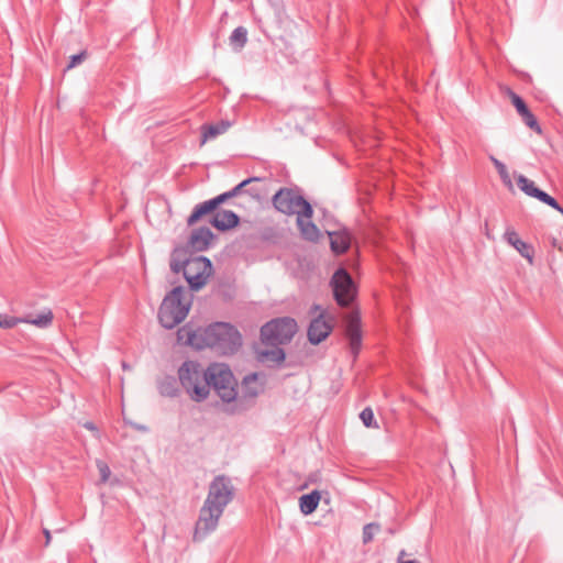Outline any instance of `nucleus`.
Segmentation results:
<instances>
[{
  "instance_id": "obj_4",
  "label": "nucleus",
  "mask_w": 563,
  "mask_h": 563,
  "mask_svg": "<svg viewBox=\"0 0 563 563\" xmlns=\"http://www.w3.org/2000/svg\"><path fill=\"white\" fill-rule=\"evenodd\" d=\"M274 208L286 216H313L311 203L305 199L301 189L298 187H283L273 196Z\"/></svg>"
},
{
  "instance_id": "obj_7",
  "label": "nucleus",
  "mask_w": 563,
  "mask_h": 563,
  "mask_svg": "<svg viewBox=\"0 0 563 563\" xmlns=\"http://www.w3.org/2000/svg\"><path fill=\"white\" fill-rule=\"evenodd\" d=\"M331 286L336 303L341 307L350 306L355 298L356 288L351 275L344 268H339L333 274Z\"/></svg>"
},
{
  "instance_id": "obj_31",
  "label": "nucleus",
  "mask_w": 563,
  "mask_h": 563,
  "mask_svg": "<svg viewBox=\"0 0 563 563\" xmlns=\"http://www.w3.org/2000/svg\"><path fill=\"white\" fill-rule=\"evenodd\" d=\"M96 464H97V467H98V471L100 474V483H102V484L107 483L111 475L110 467L108 466V464L106 462H103L101 460H98Z\"/></svg>"
},
{
  "instance_id": "obj_34",
  "label": "nucleus",
  "mask_w": 563,
  "mask_h": 563,
  "mask_svg": "<svg viewBox=\"0 0 563 563\" xmlns=\"http://www.w3.org/2000/svg\"><path fill=\"white\" fill-rule=\"evenodd\" d=\"M378 529V525L376 523H368L364 526L363 528V542L367 543L372 541L374 531Z\"/></svg>"
},
{
  "instance_id": "obj_5",
  "label": "nucleus",
  "mask_w": 563,
  "mask_h": 563,
  "mask_svg": "<svg viewBox=\"0 0 563 563\" xmlns=\"http://www.w3.org/2000/svg\"><path fill=\"white\" fill-rule=\"evenodd\" d=\"M297 332V322L290 317L276 318L261 328L263 343L276 346L291 341Z\"/></svg>"
},
{
  "instance_id": "obj_28",
  "label": "nucleus",
  "mask_w": 563,
  "mask_h": 563,
  "mask_svg": "<svg viewBox=\"0 0 563 563\" xmlns=\"http://www.w3.org/2000/svg\"><path fill=\"white\" fill-rule=\"evenodd\" d=\"M191 261V258H185V260H178L175 254L173 255L172 260H170V269L178 274L180 272H185L187 267H189V262Z\"/></svg>"
},
{
  "instance_id": "obj_38",
  "label": "nucleus",
  "mask_w": 563,
  "mask_h": 563,
  "mask_svg": "<svg viewBox=\"0 0 563 563\" xmlns=\"http://www.w3.org/2000/svg\"><path fill=\"white\" fill-rule=\"evenodd\" d=\"M547 205L563 214V208L560 206V203L553 197H551L550 201H548Z\"/></svg>"
},
{
  "instance_id": "obj_41",
  "label": "nucleus",
  "mask_w": 563,
  "mask_h": 563,
  "mask_svg": "<svg viewBox=\"0 0 563 563\" xmlns=\"http://www.w3.org/2000/svg\"><path fill=\"white\" fill-rule=\"evenodd\" d=\"M84 427H85L86 429H88V430H92V431H96V430H97V429H96V427H95V424H93L92 422H86V423L84 424Z\"/></svg>"
},
{
  "instance_id": "obj_11",
  "label": "nucleus",
  "mask_w": 563,
  "mask_h": 563,
  "mask_svg": "<svg viewBox=\"0 0 563 563\" xmlns=\"http://www.w3.org/2000/svg\"><path fill=\"white\" fill-rule=\"evenodd\" d=\"M210 224L220 232H225L240 224V217L232 210H216Z\"/></svg>"
},
{
  "instance_id": "obj_37",
  "label": "nucleus",
  "mask_w": 563,
  "mask_h": 563,
  "mask_svg": "<svg viewBox=\"0 0 563 563\" xmlns=\"http://www.w3.org/2000/svg\"><path fill=\"white\" fill-rule=\"evenodd\" d=\"M551 197L548 192L539 189L534 198L547 205Z\"/></svg>"
},
{
  "instance_id": "obj_45",
  "label": "nucleus",
  "mask_w": 563,
  "mask_h": 563,
  "mask_svg": "<svg viewBox=\"0 0 563 563\" xmlns=\"http://www.w3.org/2000/svg\"><path fill=\"white\" fill-rule=\"evenodd\" d=\"M400 563H419L417 560L400 561Z\"/></svg>"
},
{
  "instance_id": "obj_15",
  "label": "nucleus",
  "mask_w": 563,
  "mask_h": 563,
  "mask_svg": "<svg viewBox=\"0 0 563 563\" xmlns=\"http://www.w3.org/2000/svg\"><path fill=\"white\" fill-rule=\"evenodd\" d=\"M312 217L313 216L298 214L296 218V223L303 240L317 242L320 238V230L311 221Z\"/></svg>"
},
{
  "instance_id": "obj_1",
  "label": "nucleus",
  "mask_w": 563,
  "mask_h": 563,
  "mask_svg": "<svg viewBox=\"0 0 563 563\" xmlns=\"http://www.w3.org/2000/svg\"><path fill=\"white\" fill-rule=\"evenodd\" d=\"M178 380L197 402L208 398L210 388L228 404L235 401L238 396V382L224 364L212 363L205 368L199 362L187 360L178 368Z\"/></svg>"
},
{
  "instance_id": "obj_10",
  "label": "nucleus",
  "mask_w": 563,
  "mask_h": 563,
  "mask_svg": "<svg viewBox=\"0 0 563 563\" xmlns=\"http://www.w3.org/2000/svg\"><path fill=\"white\" fill-rule=\"evenodd\" d=\"M332 331V324L324 319L323 313L314 317L308 328V340L311 344H319L328 338Z\"/></svg>"
},
{
  "instance_id": "obj_35",
  "label": "nucleus",
  "mask_w": 563,
  "mask_h": 563,
  "mask_svg": "<svg viewBox=\"0 0 563 563\" xmlns=\"http://www.w3.org/2000/svg\"><path fill=\"white\" fill-rule=\"evenodd\" d=\"M87 57L86 51H81L78 54L71 55L69 58V64L67 65V69L74 68L81 64Z\"/></svg>"
},
{
  "instance_id": "obj_42",
  "label": "nucleus",
  "mask_w": 563,
  "mask_h": 563,
  "mask_svg": "<svg viewBox=\"0 0 563 563\" xmlns=\"http://www.w3.org/2000/svg\"><path fill=\"white\" fill-rule=\"evenodd\" d=\"M44 534H45V538H46V544L49 543L51 541V533L47 529H44Z\"/></svg>"
},
{
  "instance_id": "obj_26",
  "label": "nucleus",
  "mask_w": 563,
  "mask_h": 563,
  "mask_svg": "<svg viewBox=\"0 0 563 563\" xmlns=\"http://www.w3.org/2000/svg\"><path fill=\"white\" fill-rule=\"evenodd\" d=\"M489 159L490 162L494 164L495 168L497 169L501 180L506 184V185H511V179H510V175L508 173V169L506 167V165L497 159L495 156L490 155L489 156Z\"/></svg>"
},
{
  "instance_id": "obj_3",
  "label": "nucleus",
  "mask_w": 563,
  "mask_h": 563,
  "mask_svg": "<svg viewBox=\"0 0 563 563\" xmlns=\"http://www.w3.org/2000/svg\"><path fill=\"white\" fill-rule=\"evenodd\" d=\"M191 301L186 299L183 286L174 287L163 299L158 309V320L163 328L174 329L187 317Z\"/></svg>"
},
{
  "instance_id": "obj_33",
  "label": "nucleus",
  "mask_w": 563,
  "mask_h": 563,
  "mask_svg": "<svg viewBox=\"0 0 563 563\" xmlns=\"http://www.w3.org/2000/svg\"><path fill=\"white\" fill-rule=\"evenodd\" d=\"M20 320L14 317H9L7 314H0V328L11 329L18 324Z\"/></svg>"
},
{
  "instance_id": "obj_25",
  "label": "nucleus",
  "mask_w": 563,
  "mask_h": 563,
  "mask_svg": "<svg viewBox=\"0 0 563 563\" xmlns=\"http://www.w3.org/2000/svg\"><path fill=\"white\" fill-rule=\"evenodd\" d=\"M23 321L27 322V323H31L33 325H36L38 328H46L53 321V313H52L51 310L43 311L42 313L37 314L35 318L25 319Z\"/></svg>"
},
{
  "instance_id": "obj_23",
  "label": "nucleus",
  "mask_w": 563,
  "mask_h": 563,
  "mask_svg": "<svg viewBox=\"0 0 563 563\" xmlns=\"http://www.w3.org/2000/svg\"><path fill=\"white\" fill-rule=\"evenodd\" d=\"M230 125L231 123L229 121H220L219 123L205 126L202 132L203 142L224 133Z\"/></svg>"
},
{
  "instance_id": "obj_21",
  "label": "nucleus",
  "mask_w": 563,
  "mask_h": 563,
  "mask_svg": "<svg viewBox=\"0 0 563 563\" xmlns=\"http://www.w3.org/2000/svg\"><path fill=\"white\" fill-rule=\"evenodd\" d=\"M216 210L217 209L214 208L213 202L210 199L201 203H198L197 206H195L191 214L188 217L187 224L191 227L195 223H197L202 217L212 212L214 213Z\"/></svg>"
},
{
  "instance_id": "obj_39",
  "label": "nucleus",
  "mask_w": 563,
  "mask_h": 563,
  "mask_svg": "<svg viewBox=\"0 0 563 563\" xmlns=\"http://www.w3.org/2000/svg\"><path fill=\"white\" fill-rule=\"evenodd\" d=\"M244 194H247L251 197H257L260 195V191L254 187H250L244 190Z\"/></svg>"
},
{
  "instance_id": "obj_12",
  "label": "nucleus",
  "mask_w": 563,
  "mask_h": 563,
  "mask_svg": "<svg viewBox=\"0 0 563 563\" xmlns=\"http://www.w3.org/2000/svg\"><path fill=\"white\" fill-rule=\"evenodd\" d=\"M511 101L514 107L516 108L517 112L521 115L525 124L529 126L531 130H533L537 133H541L542 129L537 121L533 113L529 110L528 106L526 104L525 100L518 96L515 92H511Z\"/></svg>"
},
{
  "instance_id": "obj_19",
  "label": "nucleus",
  "mask_w": 563,
  "mask_h": 563,
  "mask_svg": "<svg viewBox=\"0 0 563 563\" xmlns=\"http://www.w3.org/2000/svg\"><path fill=\"white\" fill-rule=\"evenodd\" d=\"M321 499V494L319 490L314 489L309 494H305L299 497V508L300 511L305 515H311L316 511L319 506Z\"/></svg>"
},
{
  "instance_id": "obj_20",
  "label": "nucleus",
  "mask_w": 563,
  "mask_h": 563,
  "mask_svg": "<svg viewBox=\"0 0 563 563\" xmlns=\"http://www.w3.org/2000/svg\"><path fill=\"white\" fill-rule=\"evenodd\" d=\"M158 393L163 397L175 398L179 394L178 382L174 376H165L157 383Z\"/></svg>"
},
{
  "instance_id": "obj_8",
  "label": "nucleus",
  "mask_w": 563,
  "mask_h": 563,
  "mask_svg": "<svg viewBox=\"0 0 563 563\" xmlns=\"http://www.w3.org/2000/svg\"><path fill=\"white\" fill-rule=\"evenodd\" d=\"M212 263L206 256L192 257L189 262V267L184 272V277L187 280L189 288L194 291L200 290L207 283L211 274Z\"/></svg>"
},
{
  "instance_id": "obj_32",
  "label": "nucleus",
  "mask_w": 563,
  "mask_h": 563,
  "mask_svg": "<svg viewBox=\"0 0 563 563\" xmlns=\"http://www.w3.org/2000/svg\"><path fill=\"white\" fill-rule=\"evenodd\" d=\"M233 197L234 196L232 194V190H229L216 196L214 198H211L210 200L213 202L214 208L218 209L220 205L224 203L225 201Z\"/></svg>"
},
{
  "instance_id": "obj_29",
  "label": "nucleus",
  "mask_w": 563,
  "mask_h": 563,
  "mask_svg": "<svg viewBox=\"0 0 563 563\" xmlns=\"http://www.w3.org/2000/svg\"><path fill=\"white\" fill-rule=\"evenodd\" d=\"M360 418H361L362 422L364 423V426L367 428H371V427L377 428L378 427L376 423V420L374 418V412H373L372 408H369V407H366L361 411Z\"/></svg>"
},
{
  "instance_id": "obj_24",
  "label": "nucleus",
  "mask_w": 563,
  "mask_h": 563,
  "mask_svg": "<svg viewBox=\"0 0 563 563\" xmlns=\"http://www.w3.org/2000/svg\"><path fill=\"white\" fill-rule=\"evenodd\" d=\"M517 185L521 191L530 197H536L540 188H538L532 180L523 175H519L517 178Z\"/></svg>"
},
{
  "instance_id": "obj_22",
  "label": "nucleus",
  "mask_w": 563,
  "mask_h": 563,
  "mask_svg": "<svg viewBox=\"0 0 563 563\" xmlns=\"http://www.w3.org/2000/svg\"><path fill=\"white\" fill-rule=\"evenodd\" d=\"M229 41L233 49L241 51L247 42V30L244 26L235 27L231 33Z\"/></svg>"
},
{
  "instance_id": "obj_2",
  "label": "nucleus",
  "mask_w": 563,
  "mask_h": 563,
  "mask_svg": "<svg viewBox=\"0 0 563 563\" xmlns=\"http://www.w3.org/2000/svg\"><path fill=\"white\" fill-rule=\"evenodd\" d=\"M178 338L186 339L188 344L198 349L207 346L222 354L234 353L242 344L240 332L227 322L209 324L199 334L188 327H183L178 330Z\"/></svg>"
},
{
  "instance_id": "obj_43",
  "label": "nucleus",
  "mask_w": 563,
  "mask_h": 563,
  "mask_svg": "<svg viewBox=\"0 0 563 563\" xmlns=\"http://www.w3.org/2000/svg\"><path fill=\"white\" fill-rule=\"evenodd\" d=\"M406 555V551L405 550H401L398 554V563H400V561H404L402 558Z\"/></svg>"
},
{
  "instance_id": "obj_18",
  "label": "nucleus",
  "mask_w": 563,
  "mask_h": 563,
  "mask_svg": "<svg viewBox=\"0 0 563 563\" xmlns=\"http://www.w3.org/2000/svg\"><path fill=\"white\" fill-rule=\"evenodd\" d=\"M351 352L356 356L362 344V332L358 318H352L346 328Z\"/></svg>"
},
{
  "instance_id": "obj_17",
  "label": "nucleus",
  "mask_w": 563,
  "mask_h": 563,
  "mask_svg": "<svg viewBox=\"0 0 563 563\" xmlns=\"http://www.w3.org/2000/svg\"><path fill=\"white\" fill-rule=\"evenodd\" d=\"M214 238L213 232L208 227H200L192 231L189 238V244L199 252L206 251L211 240Z\"/></svg>"
},
{
  "instance_id": "obj_14",
  "label": "nucleus",
  "mask_w": 563,
  "mask_h": 563,
  "mask_svg": "<svg viewBox=\"0 0 563 563\" xmlns=\"http://www.w3.org/2000/svg\"><path fill=\"white\" fill-rule=\"evenodd\" d=\"M504 239L508 244L515 247L522 257L527 258L530 263L532 262L534 255L533 247L522 241L512 228L506 229Z\"/></svg>"
},
{
  "instance_id": "obj_36",
  "label": "nucleus",
  "mask_w": 563,
  "mask_h": 563,
  "mask_svg": "<svg viewBox=\"0 0 563 563\" xmlns=\"http://www.w3.org/2000/svg\"><path fill=\"white\" fill-rule=\"evenodd\" d=\"M551 197L548 192L539 189L534 198L547 205Z\"/></svg>"
},
{
  "instance_id": "obj_30",
  "label": "nucleus",
  "mask_w": 563,
  "mask_h": 563,
  "mask_svg": "<svg viewBox=\"0 0 563 563\" xmlns=\"http://www.w3.org/2000/svg\"><path fill=\"white\" fill-rule=\"evenodd\" d=\"M262 178L261 177H250V178H246L244 179L243 181H241L240 184H238L235 187H233L231 190H232V194L234 197L241 195V194H244V190L246 189V187L251 184V183H254V181H261Z\"/></svg>"
},
{
  "instance_id": "obj_40",
  "label": "nucleus",
  "mask_w": 563,
  "mask_h": 563,
  "mask_svg": "<svg viewBox=\"0 0 563 563\" xmlns=\"http://www.w3.org/2000/svg\"><path fill=\"white\" fill-rule=\"evenodd\" d=\"M318 311H319V313H323V314H324V311L322 310V308H321V306H320V305H313V306L311 307V312H312V313H316V312H318Z\"/></svg>"
},
{
  "instance_id": "obj_13",
  "label": "nucleus",
  "mask_w": 563,
  "mask_h": 563,
  "mask_svg": "<svg viewBox=\"0 0 563 563\" xmlns=\"http://www.w3.org/2000/svg\"><path fill=\"white\" fill-rule=\"evenodd\" d=\"M258 375L252 373L246 375L240 387V397L236 396L235 400H254L262 391V386L257 383Z\"/></svg>"
},
{
  "instance_id": "obj_6",
  "label": "nucleus",
  "mask_w": 563,
  "mask_h": 563,
  "mask_svg": "<svg viewBox=\"0 0 563 563\" xmlns=\"http://www.w3.org/2000/svg\"><path fill=\"white\" fill-rule=\"evenodd\" d=\"M233 497L234 486L230 477L218 475L209 485L205 504L223 512L225 507L233 500Z\"/></svg>"
},
{
  "instance_id": "obj_44",
  "label": "nucleus",
  "mask_w": 563,
  "mask_h": 563,
  "mask_svg": "<svg viewBox=\"0 0 563 563\" xmlns=\"http://www.w3.org/2000/svg\"><path fill=\"white\" fill-rule=\"evenodd\" d=\"M135 428L137 430H141V431H146L147 430V428L145 426H135Z\"/></svg>"
},
{
  "instance_id": "obj_16",
  "label": "nucleus",
  "mask_w": 563,
  "mask_h": 563,
  "mask_svg": "<svg viewBox=\"0 0 563 563\" xmlns=\"http://www.w3.org/2000/svg\"><path fill=\"white\" fill-rule=\"evenodd\" d=\"M330 246L333 253L343 254L351 245V234L346 229L339 231H328Z\"/></svg>"
},
{
  "instance_id": "obj_27",
  "label": "nucleus",
  "mask_w": 563,
  "mask_h": 563,
  "mask_svg": "<svg viewBox=\"0 0 563 563\" xmlns=\"http://www.w3.org/2000/svg\"><path fill=\"white\" fill-rule=\"evenodd\" d=\"M262 356H264L265 358L273 361L277 364H280L285 360L286 354L283 349H280V347H278V345H276L272 350L262 352Z\"/></svg>"
},
{
  "instance_id": "obj_9",
  "label": "nucleus",
  "mask_w": 563,
  "mask_h": 563,
  "mask_svg": "<svg viewBox=\"0 0 563 563\" xmlns=\"http://www.w3.org/2000/svg\"><path fill=\"white\" fill-rule=\"evenodd\" d=\"M222 511L203 503L196 522L194 540L201 541L218 527Z\"/></svg>"
}]
</instances>
